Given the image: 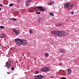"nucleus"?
<instances>
[{
	"mask_svg": "<svg viewBox=\"0 0 79 79\" xmlns=\"http://www.w3.org/2000/svg\"><path fill=\"white\" fill-rule=\"evenodd\" d=\"M13 5H14V4L13 3L10 4L9 5L10 6H13Z\"/></svg>",
	"mask_w": 79,
	"mask_h": 79,
	"instance_id": "obj_20",
	"label": "nucleus"
},
{
	"mask_svg": "<svg viewBox=\"0 0 79 79\" xmlns=\"http://www.w3.org/2000/svg\"><path fill=\"white\" fill-rule=\"evenodd\" d=\"M52 4H53V2H50L49 3H48V5H52Z\"/></svg>",
	"mask_w": 79,
	"mask_h": 79,
	"instance_id": "obj_19",
	"label": "nucleus"
},
{
	"mask_svg": "<svg viewBox=\"0 0 79 79\" xmlns=\"http://www.w3.org/2000/svg\"><path fill=\"white\" fill-rule=\"evenodd\" d=\"M38 8L39 9H40V11H45V10H44V9L43 7L42 6H38Z\"/></svg>",
	"mask_w": 79,
	"mask_h": 79,
	"instance_id": "obj_10",
	"label": "nucleus"
},
{
	"mask_svg": "<svg viewBox=\"0 0 79 79\" xmlns=\"http://www.w3.org/2000/svg\"><path fill=\"white\" fill-rule=\"evenodd\" d=\"M60 66H62V64H60Z\"/></svg>",
	"mask_w": 79,
	"mask_h": 79,
	"instance_id": "obj_36",
	"label": "nucleus"
},
{
	"mask_svg": "<svg viewBox=\"0 0 79 79\" xmlns=\"http://www.w3.org/2000/svg\"><path fill=\"white\" fill-rule=\"evenodd\" d=\"M31 0H27L25 3L26 6H27L29 5L30 2H31Z\"/></svg>",
	"mask_w": 79,
	"mask_h": 79,
	"instance_id": "obj_9",
	"label": "nucleus"
},
{
	"mask_svg": "<svg viewBox=\"0 0 79 79\" xmlns=\"http://www.w3.org/2000/svg\"><path fill=\"white\" fill-rule=\"evenodd\" d=\"M29 11V12H33V11H32V10H31V11L30 10V11Z\"/></svg>",
	"mask_w": 79,
	"mask_h": 79,
	"instance_id": "obj_33",
	"label": "nucleus"
},
{
	"mask_svg": "<svg viewBox=\"0 0 79 79\" xmlns=\"http://www.w3.org/2000/svg\"><path fill=\"white\" fill-rule=\"evenodd\" d=\"M38 73H39V72L38 71H36L35 72V74H38Z\"/></svg>",
	"mask_w": 79,
	"mask_h": 79,
	"instance_id": "obj_24",
	"label": "nucleus"
},
{
	"mask_svg": "<svg viewBox=\"0 0 79 79\" xmlns=\"http://www.w3.org/2000/svg\"><path fill=\"white\" fill-rule=\"evenodd\" d=\"M51 34L57 35H58V31H51Z\"/></svg>",
	"mask_w": 79,
	"mask_h": 79,
	"instance_id": "obj_6",
	"label": "nucleus"
},
{
	"mask_svg": "<svg viewBox=\"0 0 79 79\" xmlns=\"http://www.w3.org/2000/svg\"><path fill=\"white\" fill-rule=\"evenodd\" d=\"M64 8H68V10L69 11L70 10H72V9H73V8L74 7V5H71L69 3H67L65 4V5L64 6Z\"/></svg>",
	"mask_w": 79,
	"mask_h": 79,
	"instance_id": "obj_1",
	"label": "nucleus"
},
{
	"mask_svg": "<svg viewBox=\"0 0 79 79\" xmlns=\"http://www.w3.org/2000/svg\"><path fill=\"white\" fill-rule=\"evenodd\" d=\"M60 53H65V51H64V49H61V50L60 51Z\"/></svg>",
	"mask_w": 79,
	"mask_h": 79,
	"instance_id": "obj_13",
	"label": "nucleus"
},
{
	"mask_svg": "<svg viewBox=\"0 0 79 79\" xmlns=\"http://www.w3.org/2000/svg\"><path fill=\"white\" fill-rule=\"evenodd\" d=\"M36 14L37 15H40V12H36Z\"/></svg>",
	"mask_w": 79,
	"mask_h": 79,
	"instance_id": "obj_21",
	"label": "nucleus"
},
{
	"mask_svg": "<svg viewBox=\"0 0 79 79\" xmlns=\"http://www.w3.org/2000/svg\"><path fill=\"white\" fill-rule=\"evenodd\" d=\"M45 56L46 57H48V53H46L45 54Z\"/></svg>",
	"mask_w": 79,
	"mask_h": 79,
	"instance_id": "obj_17",
	"label": "nucleus"
},
{
	"mask_svg": "<svg viewBox=\"0 0 79 79\" xmlns=\"http://www.w3.org/2000/svg\"><path fill=\"white\" fill-rule=\"evenodd\" d=\"M3 37H4V36H2L0 37L1 38H3Z\"/></svg>",
	"mask_w": 79,
	"mask_h": 79,
	"instance_id": "obj_32",
	"label": "nucleus"
},
{
	"mask_svg": "<svg viewBox=\"0 0 79 79\" xmlns=\"http://www.w3.org/2000/svg\"><path fill=\"white\" fill-rule=\"evenodd\" d=\"M56 36V35L55 36Z\"/></svg>",
	"mask_w": 79,
	"mask_h": 79,
	"instance_id": "obj_38",
	"label": "nucleus"
},
{
	"mask_svg": "<svg viewBox=\"0 0 79 79\" xmlns=\"http://www.w3.org/2000/svg\"><path fill=\"white\" fill-rule=\"evenodd\" d=\"M61 79H66V78L64 77H62L61 78Z\"/></svg>",
	"mask_w": 79,
	"mask_h": 79,
	"instance_id": "obj_29",
	"label": "nucleus"
},
{
	"mask_svg": "<svg viewBox=\"0 0 79 79\" xmlns=\"http://www.w3.org/2000/svg\"><path fill=\"white\" fill-rule=\"evenodd\" d=\"M7 74H10V72H7Z\"/></svg>",
	"mask_w": 79,
	"mask_h": 79,
	"instance_id": "obj_31",
	"label": "nucleus"
},
{
	"mask_svg": "<svg viewBox=\"0 0 79 79\" xmlns=\"http://www.w3.org/2000/svg\"><path fill=\"white\" fill-rule=\"evenodd\" d=\"M68 74H71V69H68Z\"/></svg>",
	"mask_w": 79,
	"mask_h": 79,
	"instance_id": "obj_12",
	"label": "nucleus"
},
{
	"mask_svg": "<svg viewBox=\"0 0 79 79\" xmlns=\"http://www.w3.org/2000/svg\"><path fill=\"white\" fill-rule=\"evenodd\" d=\"M11 64V61H7L6 63V67H7V68H10Z\"/></svg>",
	"mask_w": 79,
	"mask_h": 79,
	"instance_id": "obj_5",
	"label": "nucleus"
},
{
	"mask_svg": "<svg viewBox=\"0 0 79 79\" xmlns=\"http://www.w3.org/2000/svg\"><path fill=\"white\" fill-rule=\"evenodd\" d=\"M14 69H15V68H14V67H13L11 68V70H12V71H13Z\"/></svg>",
	"mask_w": 79,
	"mask_h": 79,
	"instance_id": "obj_26",
	"label": "nucleus"
},
{
	"mask_svg": "<svg viewBox=\"0 0 79 79\" xmlns=\"http://www.w3.org/2000/svg\"><path fill=\"white\" fill-rule=\"evenodd\" d=\"M43 77H44V76H42V75H40V76L38 75L36 76H35L34 78L35 79H43Z\"/></svg>",
	"mask_w": 79,
	"mask_h": 79,
	"instance_id": "obj_8",
	"label": "nucleus"
},
{
	"mask_svg": "<svg viewBox=\"0 0 79 79\" xmlns=\"http://www.w3.org/2000/svg\"><path fill=\"white\" fill-rule=\"evenodd\" d=\"M15 42L17 46H21L22 45V40L20 39H15Z\"/></svg>",
	"mask_w": 79,
	"mask_h": 79,
	"instance_id": "obj_3",
	"label": "nucleus"
},
{
	"mask_svg": "<svg viewBox=\"0 0 79 79\" xmlns=\"http://www.w3.org/2000/svg\"><path fill=\"white\" fill-rule=\"evenodd\" d=\"M14 32L17 35H18V34H19V32L17 30H15Z\"/></svg>",
	"mask_w": 79,
	"mask_h": 79,
	"instance_id": "obj_14",
	"label": "nucleus"
},
{
	"mask_svg": "<svg viewBox=\"0 0 79 79\" xmlns=\"http://www.w3.org/2000/svg\"><path fill=\"white\" fill-rule=\"evenodd\" d=\"M49 15L51 16H54V15H53V13H50Z\"/></svg>",
	"mask_w": 79,
	"mask_h": 79,
	"instance_id": "obj_15",
	"label": "nucleus"
},
{
	"mask_svg": "<svg viewBox=\"0 0 79 79\" xmlns=\"http://www.w3.org/2000/svg\"><path fill=\"white\" fill-rule=\"evenodd\" d=\"M42 19L41 18H39L38 19V21L39 23H41L43 21Z\"/></svg>",
	"mask_w": 79,
	"mask_h": 79,
	"instance_id": "obj_11",
	"label": "nucleus"
},
{
	"mask_svg": "<svg viewBox=\"0 0 79 79\" xmlns=\"http://www.w3.org/2000/svg\"><path fill=\"white\" fill-rule=\"evenodd\" d=\"M0 6H2V7H3V6H2V5L1 4H0Z\"/></svg>",
	"mask_w": 79,
	"mask_h": 79,
	"instance_id": "obj_35",
	"label": "nucleus"
},
{
	"mask_svg": "<svg viewBox=\"0 0 79 79\" xmlns=\"http://www.w3.org/2000/svg\"><path fill=\"white\" fill-rule=\"evenodd\" d=\"M2 10V8H0V11H1Z\"/></svg>",
	"mask_w": 79,
	"mask_h": 79,
	"instance_id": "obj_37",
	"label": "nucleus"
},
{
	"mask_svg": "<svg viewBox=\"0 0 79 79\" xmlns=\"http://www.w3.org/2000/svg\"><path fill=\"white\" fill-rule=\"evenodd\" d=\"M12 30H13V31L15 32V31H16V29H15V28H12Z\"/></svg>",
	"mask_w": 79,
	"mask_h": 79,
	"instance_id": "obj_25",
	"label": "nucleus"
},
{
	"mask_svg": "<svg viewBox=\"0 0 79 79\" xmlns=\"http://www.w3.org/2000/svg\"><path fill=\"white\" fill-rule=\"evenodd\" d=\"M27 44V42L25 40H22V45H26Z\"/></svg>",
	"mask_w": 79,
	"mask_h": 79,
	"instance_id": "obj_7",
	"label": "nucleus"
},
{
	"mask_svg": "<svg viewBox=\"0 0 79 79\" xmlns=\"http://www.w3.org/2000/svg\"><path fill=\"white\" fill-rule=\"evenodd\" d=\"M74 12L73 11L71 13V15H73V14H74Z\"/></svg>",
	"mask_w": 79,
	"mask_h": 79,
	"instance_id": "obj_27",
	"label": "nucleus"
},
{
	"mask_svg": "<svg viewBox=\"0 0 79 79\" xmlns=\"http://www.w3.org/2000/svg\"><path fill=\"white\" fill-rule=\"evenodd\" d=\"M56 26H61V24H57L56 25Z\"/></svg>",
	"mask_w": 79,
	"mask_h": 79,
	"instance_id": "obj_18",
	"label": "nucleus"
},
{
	"mask_svg": "<svg viewBox=\"0 0 79 79\" xmlns=\"http://www.w3.org/2000/svg\"><path fill=\"white\" fill-rule=\"evenodd\" d=\"M68 34V32H66L63 31H58V36H65Z\"/></svg>",
	"mask_w": 79,
	"mask_h": 79,
	"instance_id": "obj_2",
	"label": "nucleus"
},
{
	"mask_svg": "<svg viewBox=\"0 0 79 79\" xmlns=\"http://www.w3.org/2000/svg\"><path fill=\"white\" fill-rule=\"evenodd\" d=\"M9 20L10 21V20H13V18L10 19H9Z\"/></svg>",
	"mask_w": 79,
	"mask_h": 79,
	"instance_id": "obj_34",
	"label": "nucleus"
},
{
	"mask_svg": "<svg viewBox=\"0 0 79 79\" xmlns=\"http://www.w3.org/2000/svg\"><path fill=\"white\" fill-rule=\"evenodd\" d=\"M41 70L42 72H47V71H50V69L47 67H45L41 69Z\"/></svg>",
	"mask_w": 79,
	"mask_h": 79,
	"instance_id": "obj_4",
	"label": "nucleus"
},
{
	"mask_svg": "<svg viewBox=\"0 0 79 79\" xmlns=\"http://www.w3.org/2000/svg\"><path fill=\"white\" fill-rule=\"evenodd\" d=\"M50 77L51 78H53V77H55V76H51Z\"/></svg>",
	"mask_w": 79,
	"mask_h": 79,
	"instance_id": "obj_30",
	"label": "nucleus"
},
{
	"mask_svg": "<svg viewBox=\"0 0 79 79\" xmlns=\"http://www.w3.org/2000/svg\"><path fill=\"white\" fill-rule=\"evenodd\" d=\"M29 32L30 34H32V31L31 30H30L29 31Z\"/></svg>",
	"mask_w": 79,
	"mask_h": 79,
	"instance_id": "obj_22",
	"label": "nucleus"
},
{
	"mask_svg": "<svg viewBox=\"0 0 79 79\" xmlns=\"http://www.w3.org/2000/svg\"><path fill=\"white\" fill-rule=\"evenodd\" d=\"M2 35L3 36H4L5 37H6V36L5 35V34L4 33L2 34Z\"/></svg>",
	"mask_w": 79,
	"mask_h": 79,
	"instance_id": "obj_28",
	"label": "nucleus"
},
{
	"mask_svg": "<svg viewBox=\"0 0 79 79\" xmlns=\"http://www.w3.org/2000/svg\"><path fill=\"white\" fill-rule=\"evenodd\" d=\"M12 20H13L14 21H17V19H16L14 18H12Z\"/></svg>",
	"mask_w": 79,
	"mask_h": 79,
	"instance_id": "obj_16",
	"label": "nucleus"
},
{
	"mask_svg": "<svg viewBox=\"0 0 79 79\" xmlns=\"http://www.w3.org/2000/svg\"><path fill=\"white\" fill-rule=\"evenodd\" d=\"M0 28H1V29H3V28H4V27L3 26H1L0 27Z\"/></svg>",
	"mask_w": 79,
	"mask_h": 79,
	"instance_id": "obj_23",
	"label": "nucleus"
}]
</instances>
